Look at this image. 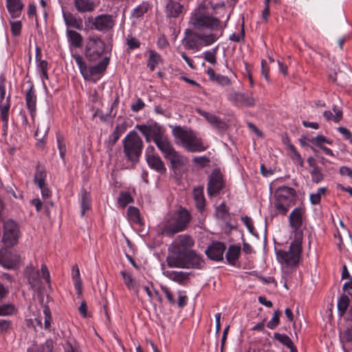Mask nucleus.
<instances>
[{
    "instance_id": "1",
    "label": "nucleus",
    "mask_w": 352,
    "mask_h": 352,
    "mask_svg": "<svg viewBox=\"0 0 352 352\" xmlns=\"http://www.w3.org/2000/svg\"><path fill=\"white\" fill-rule=\"evenodd\" d=\"M135 129L142 134L147 143L154 142L164 157L169 161L170 168L175 174L188 164L187 157L175 149L166 134V129L157 122L149 120L146 124H136Z\"/></svg>"
},
{
    "instance_id": "2",
    "label": "nucleus",
    "mask_w": 352,
    "mask_h": 352,
    "mask_svg": "<svg viewBox=\"0 0 352 352\" xmlns=\"http://www.w3.org/2000/svg\"><path fill=\"white\" fill-rule=\"evenodd\" d=\"M166 261L169 267L202 269L205 265L203 258L195 250L184 252L170 245Z\"/></svg>"
},
{
    "instance_id": "3",
    "label": "nucleus",
    "mask_w": 352,
    "mask_h": 352,
    "mask_svg": "<svg viewBox=\"0 0 352 352\" xmlns=\"http://www.w3.org/2000/svg\"><path fill=\"white\" fill-rule=\"evenodd\" d=\"M123 153L126 160L135 167L140 160L144 142L135 131H131L122 141Z\"/></svg>"
},
{
    "instance_id": "4",
    "label": "nucleus",
    "mask_w": 352,
    "mask_h": 352,
    "mask_svg": "<svg viewBox=\"0 0 352 352\" xmlns=\"http://www.w3.org/2000/svg\"><path fill=\"white\" fill-rule=\"evenodd\" d=\"M191 219L189 212L184 208H180L168 218L161 228L162 234L173 237L175 234L185 230Z\"/></svg>"
},
{
    "instance_id": "5",
    "label": "nucleus",
    "mask_w": 352,
    "mask_h": 352,
    "mask_svg": "<svg viewBox=\"0 0 352 352\" xmlns=\"http://www.w3.org/2000/svg\"><path fill=\"white\" fill-rule=\"evenodd\" d=\"M172 133L188 152H201L207 148L204 145L201 138H198L192 130H186L181 126H175L172 130Z\"/></svg>"
},
{
    "instance_id": "6",
    "label": "nucleus",
    "mask_w": 352,
    "mask_h": 352,
    "mask_svg": "<svg viewBox=\"0 0 352 352\" xmlns=\"http://www.w3.org/2000/svg\"><path fill=\"white\" fill-rule=\"evenodd\" d=\"M172 133L188 152H201L207 148L204 145L201 138H198L192 130H186L181 126H175L172 130Z\"/></svg>"
},
{
    "instance_id": "7",
    "label": "nucleus",
    "mask_w": 352,
    "mask_h": 352,
    "mask_svg": "<svg viewBox=\"0 0 352 352\" xmlns=\"http://www.w3.org/2000/svg\"><path fill=\"white\" fill-rule=\"evenodd\" d=\"M172 133L188 152H201L207 148L204 145L201 138H198L192 130H186L181 126H175L172 130Z\"/></svg>"
},
{
    "instance_id": "8",
    "label": "nucleus",
    "mask_w": 352,
    "mask_h": 352,
    "mask_svg": "<svg viewBox=\"0 0 352 352\" xmlns=\"http://www.w3.org/2000/svg\"><path fill=\"white\" fill-rule=\"evenodd\" d=\"M274 207L279 214L286 215L290 206L296 204V193L294 188L280 186L274 192Z\"/></svg>"
},
{
    "instance_id": "9",
    "label": "nucleus",
    "mask_w": 352,
    "mask_h": 352,
    "mask_svg": "<svg viewBox=\"0 0 352 352\" xmlns=\"http://www.w3.org/2000/svg\"><path fill=\"white\" fill-rule=\"evenodd\" d=\"M302 238H300V235L296 236L291 242L288 251L282 250L276 251L278 261L287 265L296 266L300 261L302 252Z\"/></svg>"
},
{
    "instance_id": "10",
    "label": "nucleus",
    "mask_w": 352,
    "mask_h": 352,
    "mask_svg": "<svg viewBox=\"0 0 352 352\" xmlns=\"http://www.w3.org/2000/svg\"><path fill=\"white\" fill-rule=\"evenodd\" d=\"M117 15L113 14H101L96 17H89L88 21L91 23L90 29L103 33L112 32L116 25Z\"/></svg>"
},
{
    "instance_id": "11",
    "label": "nucleus",
    "mask_w": 352,
    "mask_h": 352,
    "mask_svg": "<svg viewBox=\"0 0 352 352\" xmlns=\"http://www.w3.org/2000/svg\"><path fill=\"white\" fill-rule=\"evenodd\" d=\"M105 50V43L99 37H90L85 47V56L89 61L99 59Z\"/></svg>"
},
{
    "instance_id": "12",
    "label": "nucleus",
    "mask_w": 352,
    "mask_h": 352,
    "mask_svg": "<svg viewBox=\"0 0 352 352\" xmlns=\"http://www.w3.org/2000/svg\"><path fill=\"white\" fill-rule=\"evenodd\" d=\"M190 23L194 28L198 30L204 28L213 30L220 26V21L218 18L204 14H192L190 17Z\"/></svg>"
},
{
    "instance_id": "13",
    "label": "nucleus",
    "mask_w": 352,
    "mask_h": 352,
    "mask_svg": "<svg viewBox=\"0 0 352 352\" xmlns=\"http://www.w3.org/2000/svg\"><path fill=\"white\" fill-rule=\"evenodd\" d=\"M225 187L223 174L220 169L214 168L208 177L207 192L209 197L218 195Z\"/></svg>"
},
{
    "instance_id": "14",
    "label": "nucleus",
    "mask_w": 352,
    "mask_h": 352,
    "mask_svg": "<svg viewBox=\"0 0 352 352\" xmlns=\"http://www.w3.org/2000/svg\"><path fill=\"white\" fill-rule=\"evenodd\" d=\"M19 229L17 223L12 219L3 223V241L8 246L14 245L18 241Z\"/></svg>"
},
{
    "instance_id": "15",
    "label": "nucleus",
    "mask_w": 352,
    "mask_h": 352,
    "mask_svg": "<svg viewBox=\"0 0 352 352\" xmlns=\"http://www.w3.org/2000/svg\"><path fill=\"white\" fill-rule=\"evenodd\" d=\"M305 209L302 207L295 208L289 216V226L294 229V237L300 236L302 238L303 233L300 228L303 223V216Z\"/></svg>"
},
{
    "instance_id": "16",
    "label": "nucleus",
    "mask_w": 352,
    "mask_h": 352,
    "mask_svg": "<svg viewBox=\"0 0 352 352\" xmlns=\"http://www.w3.org/2000/svg\"><path fill=\"white\" fill-rule=\"evenodd\" d=\"M226 249L223 242H212L206 250L205 254L210 260L220 261L223 259V253Z\"/></svg>"
},
{
    "instance_id": "17",
    "label": "nucleus",
    "mask_w": 352,
    "mask_h": 352,
    "mask_svg": "<svg viewBox=\"0 0 352 352\" xmlns=\"http://www.w3.org/2000/svg\"><path fill=\"white\" fill-rule=\"evenodd\" d=\"M186 36L183 40V44L187 50H198L199 47V39L201 33L187 29L185 32Z\"/></svg>"
},
{
    "instance_id": "18",
    "label": "nucleus",
    "mask_w": 352,
    "mask_h": 352,
    "mask_svg": "<svg viewBox=\"0 0 352 352\" xmlns=\"http://www.w3.org/2000/svg\"><path fill=\"white\" fill-rule=\"evenodd\" d=\"M146 161L148 166L158 173L164 174L166 172L165 164L158 155L147 153Z\"/></svg>"
},
{
    "instance_id": "19",
    "label": "nucleus",
    "mask_w": 352,
    "mask_h": 352,
    "mask_svg": "<svg viewBox=\"0 0 352 352\" xmlns=\"http://www.w3.org/2000/svg\"><path fill=\"white\" fill-rule=\"evenodd\" d=\"M229 99L237 106H253L254 105V98L248 94L240 92H234L230 95Z\"/></svg>"
},
{
    "instance_id": "20",
    "label": "nucleus",
    "mask_w": 352,
    "mask_h": 352,
    "mask_svg": "<svg viewBox=\"0 0 352 352\" xmlns=\"http://www.w3.org/2000/svg\"><path fill=\"white\" fill-rule=\"evenodd\" d=\"M195 245V241L192 236L188 234H181L179 235L177 241L175 243L171 245L175 248H178L180 250L184 252H190L191 248H192Z\"/></svg>"
},
{
    "instance_id": "21",
    "label": "nucleus",
    "mask_w": 352,
    "mask_h": 352,
    "mask_svg": "<svg viewBox=\"0 0 352 352\" xmlns=\"http://www.w3.org/2000/svg\"><path fill=\"white\" fill-rule=\"evenodd\" d=\"M163 274L170 279L173 281H175L179 285H184L185 281L188 280L189 276L191 274V272H176V271H164Z\"/></svg>"
},
{
    "instance_id": "22",
    "label": "nucleus",
    "mask_w": 352,
    "mask_h": 352,
    "mask_svg": "<svg viewBox=\"0 0 352 352\" xmlns=\"http://www.w3.org/2000/svg\"><path fill=\"white\" fill-rule=\"evenodd\" d=\"M183 6L173 0H168L166 6V14L169 18H177L182 13Z\"/></svg>"
},
{
    "instance_id": "23",
    "label": "nucleus",
    "mask_w": 352,
    "mask_h": 352,
    "mask_svg": "<svg viewBox=\"0 0 352 352\" xmlns=\"http://www.w3.org/2000/svg\"><path fill=\"white\" fill-rule=\"evenodd\" d=\"M206 74H208L210 80L221 86H229L231 85V80L228 76L216 74L211 67L208 68Z\"/></svg>"
},
{
    "instance_id": "24",
    "label": "nucleus",
    "mask_w": 352,
    "mask_h": 352,
    "mask_svg": "<svg viewBox=\"0 0 352 352\" xmlns=\"http://www.w3.org/2000/svg\"><path fill=\"white\" fill-rule=\"evenodd\" d=\"M241 246L239 245H231L229 246L226 253V259L228 264L234 266L241 255Z\"/></svg>"
},
{
    "instance_id": "25",
    "label": "nucleus",
    "mask_w": 352,
    "mask_h": 352,
    "mask_svg": "<svg viewBox=\"0 0 352 352\" xmlns=\"http://www.w3.org/2000/svg\"><path fill=\"white\" fill-rule=\"evenodd\" d=\"M25 102L27 108L29 109L31 116L33 117L36 107V96L34 89V85H32L25 94Z\"/></svg>"
},
{
    "instance_id": "26",
    "label": "nucleus",
    "mask_w": 352,
    "mask_h": 352,
    "mask_svg": "<svg viewBox=\"0 0 352 352\" xmlns=\"http://www.w3.org/2000/svg\"><path fill=\"white\" fill-rule=\"evenodd\" d=\"M126 128L127 123L125 121L115 127L114 131L109 137L108 144L109 146L112 147L116 144L121 135L126 131Z\"/></svg>"
},
{
    "instance_id": "27",
    "label": "nucleus",
    "mask_w": 352,
    "mask_h": 352,
    "mask_svg": "<svg viewBox=\"0 0 352 352\" xmlns=\"http://www.w3.org/2000/svg\"><path fill=\"white\" fill-rule=\"evenodd\" d=\"M199 113L217 129L221 130H225L226 129V124L219 117L201 110H199Z\"/></svg>"
},
{
    "instance_id": "28",
    "label": "nucleus",
    "mask_w": 352,
    "mask_h": 352,
    "mask_svg": "<svg viewBox=\"0 0 352 352\" xmlns=\"http://www.w3.org/2000/svg\"><path fill=\"white\" fill-rule=\"evenodd\" d=\"M63 19L67 27H72L77 30L82 29V20L80 18L77 19L73 14L70 12H63Z\"/></svg>"
},
{
    "instance_id": "29",
    "label": "nucleus",
    "mask_w": 352,
    "mask_h": 352,
    "mask_svg": "<svg viewBox=\"0 0 352 352\" xmlns=\"http://www.w3.org/2000/svg\"><path fill=\"white\" fill-rule=\"evenodd\" d=\"M109 61L110 58L105 56L97 65L90 67L88 69L89 75L94 76L103 74L106 71Z\"/></svg>"
},
{
    "instance_id": "30",
    "label": "nucleus",
    "mask_w": 352,
    "mask_h": 352,
    "mask_svg": "<svg viewBox=\"0 0 352 352\" xmlns=\"http://www.w3.org/2000/svg\"><path fill=\"white\" fill-rule=\"evenodd\" d=\"M47 177V173L45 168L41 166L40 163L38 162L36 166V172L34 177V184L38 186V188H41L43 185L45 184V179Z\"/></svg>"
},
{
    "instance_id": "31",
    "label": "nucleus",
    "mask_w": 352,
    "mask_h": 352,
    "mask_svg": "<svg viewBox=\"0 0 352 352\" xmlns=\"http://www.w3.org/2000/svg\"><path fill=\"white\" fill-rule=\"evenodd\" d=\"M194 199L199 211L202 212L205 208L206 199L204 195V188L201 186L195 188L193 190Z\"/></svg>"
},
{
    "instance_id": "32",
    "label": "nucleus",
    "mask_w": 352,
    "mask_h": 352,
    "mask_svg": "<svg viewBox=\"0 0 352 352\" xmlns=\"http://www.w3.org/2000/svg\"><path fill=\"white\" fill-rule=\"evenodd\" d=\"M80 206L81 215L84 216L85 212L91 208V195L85 188H82L80 190Z\"/></svg>"
},
{
    "instance_id": "33",
    "label": "nucleus",
    "mask_w": 352,
    "mask_h": 352,
    "mask_svg": "<svg viewBox=\"0 0 352 352\" xmlns=\"http://www.w3.org/2000/svg\"><path fill=\"white\" fill-rule=\"evenodd\" d=\"M74 6L79 12H92L95 9V3L90 0H74Z\"/></svg>"
},
{
    "instance_id": "34",
    "label": "nucleus",
    "mask_w": 352,
    "mask_h": 352,
    "mask_svg": "<svg viewBox=\"0 0 352 352\" xmlns=\"http://www.w3.org/2000/svg\"><path fill=\"white\" fill-rule=\"evenodd\" d=\"M274 338L280 342L283 345L290 349V352H297V349L294 344L291 338L286 334L274 333Z\"/></svg>"
},
{
    "instance_id": "35",
    "label": "nucleus",
    "mask_w": 352,
    "mask_h": 352,
    "mask_svg": "<svg viewBox=\"0 0 352 352\" xmlns=\"http://www.w3.org/2000/svg\"><path fill=\"white\" fill-rule=\"evenodd\" d=\"M6 7L8 12L12 16H18L23 8V4L21 0H6Z\"/></svg>"
},
{
    "instance_id": "36",
    "label": "nucleus",
    "mask_w": 352,
    "mask_h": 352,
    "mask_svg": "<svg viewBox=\"0 0 352 352\" xmlns=\"http://www.w3.org/2000/svg\"><path fill=\"white\" fill-rule=\"evenodd\" d=\"M72 277L74 280V287L77 291L78 296L82 294V280L80 276V270L77 265L72 267Z\"/></svg>"
},
{
    "instance_id": "37",
    "label": "nucleus",
    "mask_w": 352,
    "mask_h": 352,
    "mask_svg": "<svg viewBox=\"0 0 352 352\" xmlns=\"http://www.w3.org/2000/svg\"><path fill=\"white\" fill-rule=\"evenodd\" d=\"M67 34L69 41L72 46L80 47L82 46V37L75 30H67Z\"/></svg>"
},
{
    "instance_id": "38",
    "label": "nucleus",
    "mask_w": 352,
    "mask_h": 352,
    "mask_svg": "<svg viewBox=\"0 0 352 352\" xmlns=\"http://www.w3.org/2000/svg\"><path fill=\"white\" fill-rule=\"evenodd\" d=\"M161 60L160 55L154 50L149 51V57L147 62V67L151 72H153L156 65Z\"/></svg>"
},
{
    "instance_id": "39",
    "label": "nucleus",
    "mask_w": 352,
    "mask_h": 352,
    "mask_svg": "<svg viewBox=\"0 0 352 352\" xmlns=\"http://www.w3.org/2000/svg\"><path fill=\"white\" fill-rule=\"evenodd\" d=\"M10 107V104H3L0 103L1 119L3 122V130L4 131H6L8 129V115H9Z\"/></svg>"
},
{
    "instance_id": "40",
    "label": "nucleus",
    "mask_w": 352,
    "mask_h": 352,
    "mask_svg": "<svg viewBox=\"0 0 352 352\" xmlns=\"http://www.w3.org/2000/svg\"><path fill=\"white\" fill-rule=\"evenodd\" d=\"M349 303L350 300L346 295L342 294L340 296L338 301V311L340 316H343L344 315Z\"/></svg>"
},
{
    "instance_id": "41",
    "label": "nucleus",
    "mask_w": 352,
    "mask_h": 352,
    "mask_svg": "<svg viewBox=\"0 0 352 352\" xmlns=\"http://www.w3.org/2000/svg\"><path fill=\"white\" fill-rule=\"evenodd\" d=\"M201 38L199 39V46H208L213 43H214L218 38L219 36L215 34H201Z\"/></svg>"
},
{
    "instance_id": "42",
    "label": "nucleus",
    "mask_w": 352,
    "mask_h": 352,
    "mask_svg": "<svg viewBox=\"0 0 352 352\" xmlns=\"http://www.w3.org/2000/svg\"><path fill=\"white\" fill-rule=\"evenodd\" d=\"M73 58L78 65L81 74L84 76L85 78H86L88 73V69L83 58L78 54H74Z\"/></svg>"
},
{
    "instance_id": "43",
    "label": "nucleus",
    "mask_w": 352,
    "mask_h": 352,
    "mask_svg": "<svg viewBox=\"0 0 352 352\" xmlns=\"http://www.w3.org/2000/svg\"><path fill=\"white\" fill-rule=\"evenodd\" d=\"M127 214L132 221L138 224H142L140 210L138 208L129 206L127 209Z\"/></svg>"
},
{
    "instance_id": "44",
    "label": "nucleus",
    "mask_w": 352,
    "mask_h": 352,
    "mask_svg": "<svg viewBox=\"0 0 352 352\" xmlns=\"http://www.w3.org/2000/svg\"><path fill=\"white\" fill-rule=\"evenodd\" d=\"M133 201V197L129 192H122L118 198V204L122 208Z\"/></svg>"
},
{
    "instance_id": "45",
    "label": "nucleus",
    "mask_w": 352,
    "mask_h": 352,
    "mask_svg": "<svg viewBox=\"0 0 352 352\" xmlns=\"http://www.w3.org/2000/svg\"><path fill=\"white\" fill-rule=\"evenodd\" d=\"M219 46H216L211 51H206L203 53L204 60L212 65L217 63V53Z\"/></svg>"
},
{
    "instance_id": "46",
    "label": "nucleus",
    "mask_w": 352,
    "mask_h": 352,
    "mask_svg": "<svg viewBox=\"0 0 352 352\" xmlns=\"http://www.w3.org/2000/svg\"><path fill=\"white\" fill-rule=\"evenodd\" d=\"M309 142L318 148L323 146V143L331 144L333 142L332 140L327 138L325 136L322 135H318L316 137L310 139Z\"/></svg>"
},
{
    "instance_id": "47",
    "label": "nucleus",
    "mask_w": 352,
    "mask_h": 352,
    "mask_svg": "<svg viewBox=\"0 0 352 352\" xmlns=\"http://www.w3.org/2000/svg\"><path fill=\"white\" fill-rule=\"evenodd\" d=\"M282 315V311L279 309L274 312L272 318L267 323V327L270 329H275L280 322V316Z\"/></svg>"
},
{
    "instance_id": "48",
    "label": "nucleus",
    "mask_w": 352,
    "mask_h": 352,
    "mask_svg": "<svg viewBox=\"0 0 352 352\" xmlns=\"http://www.w3.org/2000/svg\"><path fill=\"white\" fill-rule=\"evenodd\" d=\"M147 11L148 5L144 3L133 9L131 16L138 19L142 16Z\"/></svg>"
},
{
    "instance_id": "49",
    "label": "nucleus",
    "mask_w": 352,
    "mask_h": 352,
    "mask_svg": "<svg viewBox=\"0 0 352 352\" xmlns=\"http://www.w3.org/2000/svg\"><path fill=\"white\" fill-rule=\"evenodd\" d=\"M215 210L223 220H225L230 214L229 208L226 206L225 202H222L220 205L217 206Z\"/></svg>"
},
{
    "instance_id": "50",
    "label": "nucleus",
    "mask_w": 352,
    "mask_h": 352,
    "mask_svg": "<svg viewBox=\"0 0 352 352\" xmlns=\"http://www.w3.org/2000/svg\"><path fill=\"white\" fill-rule=\"evenodd\" d=\"M15 311L14 306L12 304H4L0 305V316H10Z\"/></svg>"
},
{
    "instance_id": "51",
    "label": "nucleus",
    "mask_w": 352,
    "mask_h": 352,
    "mask_svg": "<svg viewBox=\"0 0 352 352\" xmlns=\"http://www.w3.org/2000/svg\"><path fill=\"white\" fill-rule=\"evenodd\" d=\"M43 314L45 315L44 327L46 330H50L51 327L52 315L48 306L46 305L44 307Z\"/></svg>"
},
{
    "instance_id": "52",
    "label": "nucleus",
    "mask_w": 352,
    "mask_h": 352,
    "mask_svg": "<svg viewBox=\"0 0 352 352\" xmlns=\"http://www.w3.org/2000/svg\"><path fill=\"white\" fill-rule=\"evenodd\" d=\"M18 259H8L7 258H2L0 260V264L7 269H14L17 265Z\"/></svg>"
},
{
    "instance_id": "53",
    "label": "nucleus",
    "mask_w": 352,
    "mask_h": 352,
    "mask_svg": "<svg viewBox=\"0 0 352 352\" xmlns=\"http://www.w3.org/2000/svg\"><path fill=\"white\" fill-rule=\"evenodd\" d=\"M57 144L60 157L64 160L66 153V146L64 139L60 135H57Z\"/></svg>"
},
{
    "instance_id": "54",
    "label": "nucleus",
    "mask_w": 352,
    "mask_h": 352,
    "mask_svg": "<svg viewBox=\"0 0 352 352\" xmlns=\"http://www.w3.org/2000/svg\"><path fill=\"white\" fill-rule=\"evenodd\" d=\"M11 32L14 36H18L21 34L22 24L20 21L10 22Z\"/></svg>"
},
{
    "instance_id": "55",
    "label": "nucleus",
    "mask_w": 352,
    "mask_h": 352,
    "mask_svg": "<svg viewBox=\"0 0 352 352\" xmlns=\"http://www.w3.org/2000/svg\"><path fill=\"white\" fill-rule=\"evenodd\" d=\"M310 175L311 176V181L314 183L318 184L324 179V175L322 173V169L318 170H311Z\"/></svg>"
},
{
    "instance_id": "56",
    "label": "nucleus",
    "mask_w": 352,
    "mask_h": 352,
    "mask_svg": "<svg viewBox=\"0 0 352 352\" xmlns=\"http://www.w3.org/2000/svg\"><path fill=\"white\" fill-rule=\"evenodd\" d=\"M126 44L129 50L138 49L140 46V42L135 37H129L126 38Z\"/></svg>"
},
{
    "instance_id": "57",
    "label": "nucleus",
    "mask_w": 352,
    "mask_h": 352,
    "mask_svg": "<svg viewBox=\"0 0 352 352\" xmlns=\"http://www.w3.org/2000/svg\"><path fill=\"white\" fill-rule=\"evenodd\" d=\"M120 274L122 276L123 280L124 282V284L126 285V287L129 288H131V287H133V280L131 274L125 271H122L120 272Z\"/></svg>"
},
{
    "instance_id": "58",
    "label": "nucleus",
    "mask_w": 352,
    "mask_h": 352,
    "mask_svg": "<svg viewBox=\"0 0 352 352\" xmlns=\"http://www.w3.org/2000/svg\"><path fill=\"white\" fill-rule=\"evenodd\" d=\"M241 220L243 221L245 226L247 227L248 231L251 234H254V227L251 218L248 216H245L241 217Z\"/></svg>"
},
{
    "instance_id": "59",
    "label": "nucleus",
    "mask_w": 352,
    "mask_h": 352,
    "mask_svg": "<svg viewBox=\"0 0 352 352\" xmlns=\"http://www.w3.org/2000/svg\"><path fill=\"white\" fill-rule=\"evenodd\" d=\"M160 287L161 289L164 292L166 297L167 298L170 304L174 305L175 304V300L170 289L167 287L163 285H161Z\"/></svg>"
},
{
    "instance_id": "60",
    "label": "nucleus",
    "mask_w": 352,
    "mask_h": 352,
    "mask_svg": "<svg viewBox=\"0 0 352 352\" xmlns=\"http://www.w3.org/2000/svg\"><path fill=\"white\" fill-rule=\"evenodd\" d=\"M145 107V104L141 98H138L137 101L132 104L131 109L133 112H138Z\"/></svg>"
},
{
    "instance_id": "61",
    "label": "nucleus",
    "mask_w": 352,
    "mask_h": 352,
    "mask_svg": "<svg viewBox=\"0 0 352 352\" xmlns=\"http://www.w3.org/2000/svg\"><path fill=\"white\" fill-rule=\"evenodd\" d=\"M42 352H53L54 343L52 339L47 340L44 344L41 345Z\"/></svg>"
},
{
    "instance_id": "62",
    "label": "nucleus",
    "mask_w": 352,
    "mask_h": 352,
    "mask_svg": "<svg viewBox=\"0 0 352 352\" xmlns=\"http://www.w3.org/2000/svg\"><path fill=\"white\" fill-rule=\"evenodd\" d=\"M192 160L202 167H205L210 162V159L206 156L195 157Z\"/></svg>"
},
{
    "instance_id": "63",
    "label": "nucleus",
    "mask_w": 352,
    "mask_h": 352,
    "mask_svg": "<svg viewBox=\"0 0 352 352\" xmlns=\"http://www.w3.org/2000/svg\"><path fill=\"white\" fill-rule=\"evenodd\" d=\"M12 322L8 320L0 319V331L2 333H6L11 328Z\"/></svg>"
},
{
    "instance_id": "64",
    "label": "nucleus",
    "mask_w": 352,
    "mask_h": 352,
    "mask_svg": "<svg viewBox=\"0 0 352 352\" xmlns=\"http://www.w3.org/2000/svg\"><path fill=\"white\" fill-rule=\"evenodd\" d=\"M338 131L344 137L346 140L351 141L352 140V133L346 128L340 126L338 128Z\"/></svg>"
}]
</instances>
